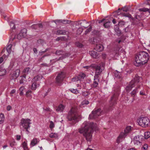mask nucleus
Returning a JSON list of instances; mask_svg holds the SVG:
<instances>
[{
    "instance_id": "nucleus-43",
    "label": "nucleus",
    "mask_w": 150,
    "mask_h": 150,
    "mask_svg": "<svg viewBox=\"0 0 150 150\" xmlns=\"http://www.w3.org/2000/svg\"><path fill=\"white\" fill-rule=\"evenodd\" d=\"M69 90L71 92L74 94H77L79 93L78 91L76 89H69Z\"/></svg>"
},
{
    "instance_id": "nucleus-32",
    "label": "nucleus",
    "mask_w": 150,
    "mask_h": 150,
    "mask_svg": "<svg viewBox=\"0 0 150 150\" xmlns=\"http://www.w3.org/2000/svg\"><path fill=\"white\" fill-rule=\"evenodd\" d=\"M64 53V51L62 50H57L56 51L55 54L57 55H63Z\"/></svg>"
},
{
    "instance_id": "nucleus-29",
    "label": "nucleus",
    "mask_w": 150,
    "mask_h": 150,
    "mask_svg": "<svg viewBox=\"0 0 150 150\" xmlns=\"http://www.w3.org/2000/svg\"><path fill=\"white\" fill-rule=\"evenodd\" d=\"M66 31L65 30H57L56 34L59 35H65L66 33Z\"/></svg>"
},
{
    "instance_id": "nucleus-9",
    "label": "nucleus",
    "mask_w": 150,
    "mask_h": 150,
    "mask_svg": "<svg viewBox=\"0 0 150 150\" xmlns=\"http://www.w3.org/2000/svg\"><path fill=\"white\" fill-rule=\"evenodd\" d=\"M65 77V73L64 72H61V73L58 74L55 78L57 84L58 86L61 85Z\"/></svg>"
},
{
    "instance_id": "nucleus-13",
    "label": "nucleus",
    "mask_w": 150,
    "mask_h": 150,
    "mask_svg": "<svg viewBox=\"0 0 150 150\" xmlns=\"http://www.w3.org/2000/svg\"><path fill=\"white\" fill-rule=\"evenodd\" d=\"M43 27V25L42 23L33 24L30 26L32 29L37 30H42Z\"/></svg>"
},
{
    "instance_id": "nucleus-58",
    "label": "nucleus",
    "mask_w": 150,
    "mask_h": 150,
    "mask_svg": "<svg viewBox=\"0 0 150 150\" xmlns=\"http://www.w3.org/2000/svg\"><path fill=\"white\" fill-rule=\"evenodd\" d=\"M22 145L23 148L28 147L27 143L25 142H24L23 143Z\"/></svg>"
},
{
    "instance_id": "nucleus-19",
    "label": "nucleus",
    "mask_w": 150,
    "mask_h": 150,
    "mask_svg": "<svg viewBox=\"0 0 150 150\" xmlns=\"http://www.w3.org/2000/svg\"><path fill=\"white\" fill-rule=\"evenodd\" d=\"M132 81H130L128 85L125 88L126 90L127 93H129L132 89V88L134 87L135 86L134 84H132Z\"/></svg>"
},
{
    "instance_id": "nucleus-30",
    "label": "nucleus",
    "mask_w": 150,
    "mask_h": 150,
    "mask_svg": "<svg viewBox=\"0 0 150 150\" xmlns=\"http://www.w3.org/2000/svg\"><path fill=\"white\" fill-rule=\"evenodd\" d=\"M6 73V70L4 69H0V76H2L4 75Z\"/></svg>"
},
{
    "instance_id": "nucleus-26",
    "label": "nucleus",
    "mask_w": 150,
    "mask_h": 150,
    "mask_svg": "<svg viewBox=\"0 0 150 150\" xmlns=\"http://www.w3.org/2000/svg\"><path fill=\"white\" fill-rule=\"evenodd\" d=\"M27 30L26 28H23L22 29L20 33L23 38H25L27 35Z\"/></svg>"
},
{
    "instance_id": "nucleus-42",
    "label": "nucleus",
    "mask_w": 150,
    "mask_h": 150,
    "mask_svg": "<svg viewBox=\"0 0 150 150\" xmlns=\"http://www.w3.org/2000/svg\"><path fill=\"white\" fill-rule=\"evenodd\" d=\"M31 93V91L30 90H28L26 92L25 95L28 98H31V95H30Z\"/></svg>"
},
{
    "instance_id": "nucleus-8",
    "label": "nucleus",
    "mask_w": 150,
    "mask_h": 150,
    "mask_svg": "<svg viewBox=\"0 0 150 150\" xmlns=\"http://www.w3.org/2000/svg\"><path fill=\"white\" fill-rule=\"evenodd\" d=\"M31 120L29 119H22L21 121L20 122L21 125L22 126L23 128L26 129V131L28 133H29V132L28 130V128L30 127V125L31 124L30 122Z\"/></svg>"
},
{
    "instance_id": "nucleus-52",
    "label": "nucleus",
    "mask_w": 150,
    "mask_h": 150,
    "mask_svg": "<svg viewBox=\"0 0 150 150\" xmlns=\"http://www.w3.org/2000/svg\"><path fill=\"white\" fill-rule=\"evenodd\" d=\"M93 41L92 42V43L93 44H95L99 42V41L97 40V39L96 38H93Z\"/></svg>"
},
{
    "instance_id": "nucleus-63",
    "label": "nucleus",
    "mask_w": 150,
    "mask_h": 150,
    "mask_svg": "<svg viewBox=\"0 0 150 150\" xmlns=\"http://www.w3.org/2000/svg\"><path fill=\"white\" fill-rule=\"evenodd\" d=\"M43 42V40H42V39H40L38 40H37V42L38 43H42Z\"/></svg>"
},
{
    "instance_id": "nucleus-40",
    "label": "nucleus",
    "mask_w": 150,
    "mask_h": 150,
    "mask_svg": "<svg viewBox=\"0 0 150 150\" xmlns=\"http://www.w3.org/2000/svg\"><path fill=\"white\" fill-rule=\"evenodd\" d=\"M62 19H57L54 20L53 22H54L56 25H58L61 23H62Z\"/></svg>"
},
{
    "instance_id": "nucleus-41",
    "label": "nucleus",
    "mask_w": 150,
    "mask_h": 150,
    "mask_svg": "<svg viewBox=\"0 0 150 150\" xmlns=\"http://www.w3.org/2000/svg\"><path fill=\"white\" fill-rule=\"evenodd\" d=\"M57 134L55 133H51L50 135V137L51 138H57L58 137Z\"/></svg>"
},
{
    "instance_id": "nucleus-34",
    "label": "nucleus",
    "mask_w": 150,
    "mask_h": 150,
    "mask_svg": "<svg viewBox=\"0 0 150 150\" xmlns=\"http://www.w3.org/2000/svg\"><path fill=\"white\" fill-rule=\"evenodd\" d=\"M138 92V90H137V89H134L130 93L131 96L133 97H134L137 95V93Z\"/></svg>"
},
{
    "instance_id": "nucleus-25",
    "label": "nucleus",
    "mask_w": 150,
    "mask_h": 150,
    "mask_svg": "<svg viewBox=\"0 0 150 150\" xmlns=\"http://www.w3.org/2000/svg\"><path fill=\"white\" fill-rule=\"evenodd\" d=\"M64 108V106L62 104L60 105L56 108V110L57 112H62Z\"/></svg>"
},
{
    "instance_id": "nucleus-7",
    "label": "nucleus",
    "mask_w": 150,
    "mask_h": 150,
    "mask_svg": "<svg viewBox=\"0 0 150 150\" xmlns=\"http://www.w3.org/2000/svg\"><path fill=\"white\" fill-rule=\"evenodd\" d=\"M105 66V64L103 62H101L98 65L94 64L93 66V67L96 69L95 75L98 76V75H100L103 70H104Z\"/></svg>"
},
{
    "instance_id": "nucleus-54",
    "label": "nucleus",
    "mask_w": 150,
    "mask_h": 150,
    "mask_svg": "<svg viewBox=\"0 0 150 150\" xmlns=\"http://www.w3.org/2000/svg\"><path fill=\"white\" fill-rule=\"evenodd\" d=\"M54 125L53 122L52 121H50V128L51 129H52L54 127Z\"/></svg>"
},
{
    "instance_id": "nucleus-6",
    "label": "nucleus",
    "mask_w": 150,
    "mask_h": 150,
    "mask_svg": "<svg viewBox=\"0 0 150 150\" xmlns=\"http://www.w3.org/2000/svg\"><path fill=\"white\" fill-rule=\"evenodd\" d=\"M131 127L128 126L126 127L124 130V132H122L117 139V142L119 143L122 141V139L125 138L127 135V134L131 131Z\"/></svg>"
},
{
    "instance_id": "nucleus-28",
    "label": "nucleus",
    "mask_w": 150,
    "mask_h": 150,
    "mask_svg": "<svg viewBox=\"0 0 150 150\" xmlns=\"http://www.w3.org/2000/svg\"><path fill=\"white\" fill-rule=\"evenodd\" d=\"M33 83L31 86V89L32 90H35L39 86V85L36 82H32Z\"/></svg>"
},
{
    "instance_id": "nucleus-45",
    "label": "nucleus",
    "mask_w": 150,
    "mask_h": 150,
    "mask_svg": "<svg viewBox=\"0 0 150 150\" xmlns=\"http://www.w3.org/2000/svg\"><path fill=\"white\" fill-rule=\"evenodd\" d=\"M121 15L122 16H125L126 17H128L129 18H131L132 17V15L129 13H122L121 14Z\"/></svg>"
},
{
    "instance_id": "nucleus-18",
    "label": "nucleus",
    "mask_w": 150,
    "mask_h": 150,
    "mask_svg": "<svg viewBox=\"0 0 150 150\" xmlns=\"http://www.w3.org/2000/svg\"><path fill=\"white\" fill-rule=\"evenodd\" d=\"M103 45L100 44H96V45L94 48V49L96 51L98 52H100L103 50Z\"/></svg>"
},
{
    "instance_id": "nucleus-2",
    "label": "nucleus",
    "mask_w": 150,
    "mask_h": 150,
    "mask_svg": "<svg viewBox=\"0 0 150 150\" xmlns=\"http://www.w3.org/2000/svg\"><path fill=\"white\" fill-rule=\"evenodd\" d=\"M149 59V55L145 51L140 52L135 57V65L137 66H142L146 63Z\"/></svg>"
},
{
    "instance_id": "nucleus-27",
    "label": "nucleus",
    "mask_w": 150,
    "mask_h": 150,
    "mask_svg": "<svg viewBox=\"0 0 150 150\" xmlns=\"http://www.w3.org/2000/svg\"><path fill=\"white\" fill-rule=\"evenodd\" d=\"M20 70H16L12 74L14 78H17L19 75Z\"/></svg>"
},
{
    "instance_id": "nucleus-12",
    "label": "nucleus",
    "mask_w": 150,
    "mask_h": 150,
    "mask_svg": "<svg viewBox=\"0 0 150 150\" xmlns=\"http://www.w3.org/2000/svg\"><path fill=\"white\" fill-rule=\"evenodd\" d=\"M98 76L97 75H95L94 76V81L93 83L91 84V86L92 88H96L98 87L99 82L98 79Z\"/></svg>"
},
{
    "instance_id": "nucleus-56",
    "label": "nucleus",
    "mask_w": 150,
    "mask_h": 150,
    "mask_svg": "<svg viewBox=\"0 0 150 150\" xmlns=\"http://www.w3.org/2000/svg\"><path fill=\"white\" fill-rule=\"evenodd\" d=\"M22 38H23V36L20 33L17 35V38L18 40L21 39Z\"/></svg>"
},
{
    "instance_id": "nucleus-4",
    "label": "nucleus",
    "mask_w": 150,
    "mask_h": 150,
    "mask_svg": "<svg viewBox=\"0 0 150 150\" xmlns=\"http://www.w3.org/2000/svg\"><path fill=\"white\" fill-rule=\"evenodd\" d=\"M119 94L118 93H114L111 97L109 101L108 110H111L117 104Z\"/></svg>"
},
{
    "instance_id": "nucleus-23",
    "label": "nucleus",
    "mask_w": 150,
    "mask_h": 150,
    "mask_svg": "<svg viewBox=\"0 0 150 150\" xmlns=\"http://www.w3.org/2000/svg\"><path fill=\"white\" fill-rule=\"evenodd\" d=\"M114 29L117 36H120L122 34L120 30H119V28L117 25L115 26Z\"/></svg>"
},
{
    "instance_id": "nucleus-22",
    "label": "nucleus",
    "mask_w": 150,
    "mask_h": 150,
    "mask_svg": "<svg viewBox=\"0 0 150 150\" xmlns=\"http://www.w3.org/2000/svg\"><path fill=\"white\" fill-rule=\"evenodd\" d=\"M89 54L93 57L95 58H97L99 57L98 53L93 51H91L89 52Z\"/></svg>"
},
{
    "instance_id": "nucleus-57",
    "label": "nucleus",
    "mask_w": 150,
    "mask_h": 150,
    "mask_svg": "<svg viewBox=\"0 0 150 150\" xmlns=\"http://www.w3.org/2000/svg\"><path fill=\"white\" fill-rule=\"evenodd\" d=\"M64 39V37H58L56 39V40L59 41L60 40H62Z\"/></svg>"
},
{
    "instance_id": "nucleus-59",
    "label": "nucleus",
    "mask_w": 150,
    "mask_h": 150,
    "mask_svg": "<svg viewBox=\"0 0 150 150\" xmlns=\"http://www.w3.org/2000/svg\"><path fill=\"white\" fill-rule=\"evenodd\" d=\"M140 95H141L146 96L145 91L143 90L141 91L140 92Z\"/></svg>"
},
{
    "instance_id": "nucleus-53",
    "label": "nucleus",
    "mask_w": 150,
    "mask_h": 150,
    "mask_svg": "<svg viewBox=\"0 0 150 150\" xmlns=\"http://www.w3.org/2000/svg\"><path fill=\"white\" fill-rule=\"evenodd\" d=\"M80 21H75L73 22V23H71V25L73 26H74V25H79V22Z\"/></svg>"
},
{
    "instance_id": "nucleus-49",
    "label": "nucleus",
    "mask_w": 150,
    "mask_h": 150,
    "mask_svg": "<svg viewBox=\"0 0 150 150\" xmlns=\"http://www.w3.org/2000/svg\"><path fill=\"white\" fill-rule=\"evenodd\" d=\"M92 27L91 26H89V28L87 29L85 32V34H86L90 32L92 29Z\"/></svg>"
},
{
    "instance_id": "nucleus-39",
    "label": "nucleus",
    "mask_w": 150,
    "mask_h": 150,
    "mask_svg": "<svg viewBox=\"0 0 150 150\" xmlns=\"http://www.w3.org/2000/svg\"><path fill=\"white\" fill-rule=\"evenodd\" d=\"M114 73L115 75V76L117 78H120L121 77V73L120 72H117V71H116L114 72Z\"/></svg>"
},
{
    "instance_id": "nucleus-62",
    "label": "nucleus",
    "mask_w": 150,
    "mask_h": 150,
    "mask_svg": "<svg viewBox=\"0 0 150 150\" xmlns=\"http://www.w3.org/2000/svg\"><path fill=\"white\" fill-rule=\"evenodd\" d=\"M11 106L8 105L7 106L6 109L8 111H9L11 110Z\"/></svg>"
},
{
    "instance_id": "nucleus-20",
    "label": "nucleus",
    "mask_w": 150,
    "mask_h": 150,
    "mask_svg": "<svg viewBox=\"0 0 150 150\" xmlns=\"http://www.w3.org/2000/svg\"><path fill=\"white\" fill-rule=\"evenodd\" d=\"M70 55V53L69 52H66L64 51V53L63 55L60 57L59 59L57 60V61H59L60 60H62L64 59H65L67 57H68Z\"/></svg>"
},
{
    "instance_id": "nucleus-17",
    "label": "nucleus",
    "mask_w": 150,
    "mask_h": 150,
    "mask_svg": "<svg viewBox=\"0 0 150 150\" xmlns=\"http://www.w3.org/2000/svg\"><path fill=\"white\" fill-rule=\"evenodd\" d=\"M11 47H12L11 45L10 44V45H8L7 46V47H6V49H4L3 50L1 53H4L5 52H7V55H7V56H8L11 52Z\"/></svg>"
},
{
    "instance_id": "nucleus-35",
    "label": "nucleus",
    "mask_w": 150,
    "mask_h": 150,
    "mask_svg": "<svg viewBox=\"0 0 150 150\" xmlns=\"http://www.w3.org/2000/svg\"><path fill=\"white\" fill-rule=\"evenodd\" d=\"M130 6H125L124 7H122V9L124 12H127L129 11L130 8Z\"/></svg>"
},
{
    "instance_id": "nucleus-11",
    "label": "nucleus",
    "mask_w": 150,
    "mask_h": 150,
    "mask_svg": "<svg viewBox=\"0 0 150 150\" xmlns=\"http://www.w3.org/2000/svg\"><path fill=\"white\" fill-rule=\"evenodd\" d=\"M143 137L141 135L135 136L134 138V144L138 145L141 143Z\"/></svg>"
},
{
    "instance_id": "nucleus-33",
    "label": "nucleus",
    "mask_w": 150,
    "mask_h": 150,
    "mask_svg": "<svg viewBox=\"0 0 150 150\" xmlns=\"http://www.w3.org/2000/svg\"><path fill=\"white\" fill-rule=\"evenodd\" d=\"M5 117L4 114L1 113L0 114V124H2L4 120Z\"/></svg>"
},
{
    "instance_id": "nucleus-55",
    "label": "nucleus",
    "mask_w": 150,
    "mask_h": 150,
    "mask_svg": "<svg viewBox=\"0 0 150 150\" xmlns=\"http://www.w3.org/2000/svg\"><path fill=\"white\" fill-rule=\"evenodd\" d=\"M89 103V101L86 100H84L81 103L82 105L84 104L87 105Z\"/></svg>"
},
{
    "instance_id": "nucleus-15",
    "label": "nucleus",
    "mask_w": 150,
    "mask_h": 150,
    "mask_svg": "<svg viewBox=\"0 0 150 150\" xmlns=\"http://www.w3.org/2000/svg\"><path fill=\"white\" fill-rule=\"evenodd\" d=\"M86 75L84 73L79 74L78 76L73 78L72 79V81H75L78 80H81L84 79Z\"/></svg>"
},
{
    "instance_id": "nucleus-47",
    "label": "nucleus",
    "mask_w": 150,
    "mask_h": 150,
    "mask_svg": "<svg viewBox=\"0 0 150 150\" xmlns=\"http://www.w3.org/2000/svg\"><path fill=\"white\" fill-rule=\"evenodd\" d=\"M62 23L67 24L70 23L71 21L68 20H62Z\"/></svg>"
},
{
    "instance_id": "nucleus-61",
    "label": "nucleus",
    "mask_w": 150,
    "mask_h": 150,
    "mask_svg": "<svg viewBox=\"0 0 150 150\" xmlns=\"http://www.w3.org/2000/svg\"><path fill=\"white\" fill-rule=\"evenodd\" d=\"M33 51L34 52V53L36 54H37L38 53V50H37V49L36 48H33Z\"/></svg>"
},
{
    "instance_id": "nucleus-46",
    "label": "nucleus",
    "mask_w": 150,
    "mask_h": 150,
    "mask_svg": "<svg viewBox=\"0 0 150 150\" xmlns=\"http://www.w3.org/2000/svg\"><path fill=\"white\" fill-rule=\"evenodd\" d=\"M90 93L88 91H85L82 92L83 96L85 97H86L90 94Z\"/></svg>"
},
{
    "instance_id": "nucleus-21",
    "label": "nucleus",
    "mask_w": 150,
    "mask_h": 150,
    "mask_svg": "<svg viewBox=\"0 0 150 150\" xmlns=\"http://www.w3.org/2000/svg\"><path fill=\"white\" fill-rule=\"evenodd\" d=\"M43 76L40 74H38L35 76L32 80V82H36L37 81L41 79Z\"/></svg>"
},
{
    "instance_id": "nucleus-14",
    "label": "nucleus",
    "mask_w": 150,
    "mask_h": 150,
    "mask_svg": "<svg viewBox=\"0 0 150 150\" xmlns=\"http://www.w3.org/2000/svg\"><path fill=\"white\" fill-rule=\"evenodd\" d=\"M31 71V69L29 67L25 68L23 71V75L20 77H26L27 75L30 73Z\"/></svg>"
},
{
    "instance_id": "nucleus-37",
    "label": "nucleus",
    "mask_w": 150,
    "mask_h": 150,
    "mask_svg": "<svg viewBox=\"0 0 150 150\" xmlns=\"http://www.w3.org/2000/svg\"><path fill=\"white\" fill-rule=\"evenodd\" d=\"M8 57V56L5 54H4L2 57H0V64L5 59H6Z\"/></svg>"
},
{
    "instance_id": "nucleus-24",
    "label": "nucleus",
    "mask_w": 150,
    "mask_h": 150,
    "mask_svg": "<svg viewBox=\"0 0 150 150\" xmlns=\"http://www.w3.org/2000/svg\"><path fill=\"white\" fill-rule=\"evenodd\" d=\"M39 142L38 141L37 139V138L33 139L31 141L30 143V146L31 147L34 146L37 144L38 142Z\"/></svg>"
},
{
    "instance_id": "nucleus-10",
    "label": "nucleus",
    "mask_w": 150,
    "mask_h": 150,
    "mask_svg": "<svg viewBox=\"0 0 150 150\" xmlns=\"http://www.w3.org/2000/svg\"><path fill=\"white\" fill-rule=\"evenodd\" d=\"M101 112L102 111L100 108L94 110L92 111V113L89 115V119H94L96 118L100 115Z\"/></svg>"
},
{
    "instance_id": "nucleus-3",
    "label": "nucleus",
    "mask_w": 150,
    "mask_h": 150,
    "mask_svg": "<svg viewBox=\"0 0 150 150\" xmlns=\"http://www.w3.org/2000/svg\"><path fill=\"white\" fill-rule=\"evenodd\" d=\"M79 116L77 108L72 107L69 111L67 118L68 121L71 122L72 125H74L78 122V119Z\"/></svg>"
},
{
    "instance_id": "nucleus-38",
    "label": "nucleus",
    "mask_w": 150,
    "mask_h": 150,
    "mask_svg": "<svg viewBox=\"0 0 150 150\" xmlns=\"http://www.w3.org/2000/svg\"><path fill=\"white\" fill-rule=\"evenodd\" d=\"M150 137V132H147L144 133V137L145 139H147Z\"/></svg>"
},
{
    "instance_id": "nucleus-48",
    "label": "nucleus",
    "mask_w": 150,
    "mask_h": 150,
    "mask_svg": "<svg viewBox=\"0 0 150 150\" xmlns=\"http://www.w3.org/2000/svg\"><path fill=\"white\" fill-rule=\"evenodd\" d=\"M139 10L140 11L146 12L149 11V8H139Z\"/></svg>"
},
{
    "instance_id": "nucleus-60",
    "label": "nucleus",
    "mask_w": 150,
    "mask_h": 150,
    "mask_svg": "<svg viewBox=\"0 0 150 150\" xmlns=\"http://www.w3.org/2000/svg\"><path fill=\"white\" fill-rule=\"evenodd\" d=\"M16 38V36L14 35H12L10 39V40H13Z\"/></svg>"
},
{
    "instance_id": "nucleus-44",
    "label": "nucleus",
    "mask_w": 150,
    "mask_h": 150,
    "mask_svg": "<svg viewBox=\"0 0 150 150\" xmlns=\"http://www.w3.org/2000/svg\"><path fill=\"white\" fill-rule=\"evenodd\" d=\"M15 25L13 22H11L10 23V26L12 30H14L16 28L15 26Z\"/></svg>"
},
{
    "instance_id": "nucleus-36",
    "label": "nucleus",
    "mask_w": 150,
    "mask_h": 150,
    "mask_svg": "<svg viewBox=\"0 0 150 150\" xmlns=\"http://www.w3.org/2000/svg\"><path fill=\"white\" fill-rule=\"evenodd\" d=\"M111 23V22L110 21H106V22L103 25L105 28H108L109 27H110V24Z\"/></svg>"
},
{
    "instance_id": "nucleus-50",
    "label": "nucleus",
    "mask_w": 150,
    "mask_h": 150,
    "mask_svg": "<svg viewBox=\"0 0 150 150\" xmlns=\"http://www.w3.org/2000/svg\"><path fill=\"white\" fill-rule=\"evenodd\" d=\"M75 45L76 46L79 47V48H81L83 46V45L79 42H76Z\"/></svg>"
},
{
    "instance_id": "nucleus-16",
    "label": "nucleus",
    "mask_w": 150,
    "mask_h": 150,
    "mask_svg": "<svg viewBox=\"0 0 150 150\" xmlns=\"http://www.w3.org/2000/svg\"><path fill=\"white\" fill-rule=\"evenodd\" d=\"M141 79V77L137 75H136L133 79H132L131 81H132V84H134L135 86L137 83L139 82Z\"/></svg>"
},
{
    "instance_id": "nucleus-1",
    "label": "nucleus",
    "mask_w": 150,
    "mask_h": 150,
    "mask_svg": "<svg viewBox=\"0 0 150 150\" xmlns=\"http://www.w3.org/2000/svg\"><path fill=\"white\" fill-rule=\"evenodd\" d=\"M94 126L93 122H85L82 124V127L79 130V132L83 134L87 141L90 142L91 140Z\"/></svg>"
},
{
    "instance_id": "nucleus-5",
    "label": "nucleus",
    "mask_w": 150,
    "mask_h": 150,
    "mask_svg": "<svg viewBox=\"0 0 150 150\" xmlns=\"http://www.w3.org/2000/svg\"><path fill=\"white\" fill-rule=\"evenodd\" d=\"M137 122L139 125L143 127H146L150 125V121L146 117H142L138 118Z\"/></svg>"
},
{
    "instance_id": "nucleus-31",
    "label": "nucleus",
    "mask_w": 150,
    "mask_h": 150,
    "mask_svg": "<svg viewBox=\"0 0 150 150\" xmlns=\"http://www.w3.org/2000/svg\"><path fill=\"white\" fill-rule=\"evenodd\" d=\"M92 33H93V34L98 36L100 35L101 34L100 31L97 30H94L92 32Z\"/></svg>"
},
{
    "instance_id": "nucleus-51",
    "label": "nucleus",
    "mask_w": 150,
    "mask_h": 150,
    "mask_svg": "<svg viewBox=\"0 0 150 150\" xmlns=\"http://www.w3.org/2000/svg\"><path fill=\"white\" fill-rule=\"evenodd\" d=\"M21 78L20 79L19 82L20 84H22L24 83V81L26 80V77H21Z\"/></svg>"
},
{
    "instance_id": "nucleus-64",
    "label": "nucleus",
    "mask_w": 150,
    "mask_h": 150,
    "mask_svg": "<svg viewBox=\"0 0 150 150\" xmlns=\"http://www.w3.org/2000/svg\"><path fill=\"white\" fill-rule=\"evenodd\" d=\"M16 139L18 140H19L21 139V136L20 135H16Z\"/></svg>"
}]
</instances>
